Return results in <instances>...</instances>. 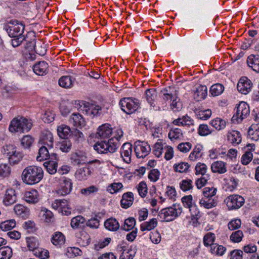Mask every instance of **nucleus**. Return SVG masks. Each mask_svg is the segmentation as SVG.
<instances>
[{"mask_svg":"<svg viewBox=\"0 0 259 259\" xmlns=\"http://www.w3.org/2000/svg\"><path fill=\"white\" fill-rule=\"evenodd\" d=\"M4 29L10 37L13 38L11 44L13 47L19 46L26 37L23 35L25 29L24 25L16 20H12L4 25Z\"/></svg>","mask_w":259,"mask_h":259,"instance_id":"obj_1","label":"nucleus"},{"mask_svg":"<svg viewBox=\"0 0 259 259\" xmlns=\"http://www.w3.org/2000/svg\"><path fill=\"white\" fill-rule=\"evenodd\" d=\"M21 177L25 184L32 185L39 183L42 179L44 171L41 167L29 166L23 170Z\"/></svg>","mask_w":259,"mask_h":259,"instance_id":"obj_2","label":"nucleus"},{"mask_svg":"<svg viewBox=\"0 0 259 259\" xmlns=\"http://www.w3.org/2000/svg\"><path fill=\"white\" fill-rule=\"evenodd\" d=\"M32 126V123L30 120L18 116L12 120L9 125V130L11 133H24L28 132Z\"/></svg>","mask_w":259,"mask_h":259,"instance_id":"obj_3","label":"nucleus"},{"mask_svg":"<svg viewBox=\"0 0 259 259\" xmlns=\"http://www.w3.org/2000/svg\"><path fill=\"white\" fill-rule=\"evenodd\" d=\"M160 96L165 101L170 100L171 101L170 108L174 111H177L178 87L176 85L169 86L162 89L160 91Z\"/></svg>","mask_w":259,"mask_h":259,"instance_id":"obj_4","label":"nucleus"},{"mask_svg":"<svg viewBox=\"0 0 259 259\" xmlns=\"http://www.w3.org/2000/svg\"><path fill=\"white\" fill-rule=\"evenodd\" d=\"M119 146L117 142L114 141L113 138H111L108 141L97 142L94 146V149L98 153H113L116 151Z\"/></svg>","mask_w":259,"mask_h":259,"instance_id":"obj_5","label":"nucleus"},{"mask_svg":"<svg viewBox=\"0 0 259 259\" xmlns=\"http://www.w3.org/2000/svg\"><path fill=\"white\" fill-rule=\"evenodd\" d=\"M119 105L121 110L128 114L133 113L140 107L138 100L131 98H123L120 101Z\"/></svg>","mask_w":259,"mask_h":259,"instance_id":"obj_6","label":"nucleus"},{"mask_svg":"<svg viewBox=\"0 0 259 259\" xmlns=\"http://www.w3.org/2000/svg\"><path fill=\"white\" fill-rule=\"evenodd\" d=\"M4 155L7 158L10 163H18L22 158L23 154L16 151V148L11 145H7L4 148Z\"/></svg>","mask_w":259,"mask_h":259,"instance_id":"obj_7","label":"nucleus"},{"mask_svg":"<svg viewBox=\"0 0 259 259\" xmlns=\"http://www.w3.org/2000/svg\"><path fill=\"white\" fill-rule=\"evenodd\" d=\"M250 112L248 105L244 102H241L237 107L236 113L232 117L234 123H239L249 115Z\"/></svg>","mask_w":259,"mask_h":259,"instance_id":"obj_8","label":"nucleus"},{"mask_svg":"<svg viewBox=\"0 0 259 259\" xmlns=\"http://www.w3.org/2000/svg\"><path fill=\"white\" fill-rule=\"evenodd\" d=\"M135 152L138 158H144L148 155L151 151L150 145L145 142L140 141L135 143Z\"/></svg>","mask_w":259,"mask_h":259,"instance_id":"obj_9","label":"nucleus"},{"mask_svg":"<svg viewBox=\"0 0 259 259\" xmlns=\"http://www.w3.org/2000/svg\"><path fill=\"white\" fill-rule=\"evenodd\" d=\"M244 203V199L238 195H232L227 198V205L229 209H237Z\"/></svg>","mask_w":259,"mask_h":259,"instance_id":"obj_10","label":"nucleus"},{"mask_svg":"<svg viewBox=\"0 0 259 259\" xmlns=\"http://www.w3.org/2000/svg\"><path fill=\"white\" fill-rule=\"evenodd\" d=\"M177 215L176 207H169L163 208L159 212L158 217L161 221L169 222L174 220Z\"/></svg>","mask_w":259,"mask_h":259,"instance_id":"obj_11","label":"nucleus"},{"mask_svg":"<svg viewBox=\"0 0 259 259\" xmlns=\"http://www.w3.org/2000/svg\"><path fill=\"white\" fill-rule=\"evenodd\" d=\"M49 147L46 146H42L39 149L38 155L36 157V160L38 161L47 160L51 158L52 160H56L57 155L56 154L51 152Z\"/></svg>","mask_w":259,"mask_h":259,"instance_id":"obj_12","label":"nucleus"},{"mask_svg":"<svg viewBox=\"0 0 259 259\" xmlns=\"http://www.w3.org/2000/svg\"><path fill=\"white\" fill-rule=\"evenodd\" d=\"M70 160L74 165H79L88 163L85 154L81 151L73 153L71 154Z\"/></svg>","mask_w":259,"mask_h":259,"instance_id":"obj_13","label":"nucleus"},{"mask_svg":"<svg viewBox=\"0 0 259 259\" xmlns=\"http://www.w3.org/2000/svg\"><path fill=\"white\" fill-rule=\"evenodd\" d=\"M251 81L247 77H242L240 79L237 86L239 92L243 94H247L251 90Z\"/></svg>","mask_w":259,"mask_h":259,"instance_id":"obj_14","label":"nucleus"},{"mask_svg":"<svg viewBox=\"0 0 259 259\" xmlns=\"http://www.w3.org/2000/svg\"><path fill=\"white\" fill-rule=\"evenodd\" d=\"M17 196L15 190L10 188L7 190L3 199V203L5 206H9L16 202Z\"/></svg>","mask_w":259,"mask_h":259,"instance_id":"obj_15","label":"nucleus"},{"mask_svg":"<svg viewBox=\"0 0 259 259\" xmlns=\"http://www.w3.org/2000/svg\"><path fill=\"white\" fill-rule=\"evenodd\" d=\"M112 133V128L109 124H104L100 126L96 134V137L101 139L108 138Z\"/></svg>","mask_w":259,"mask_h":259,"instance_id":"obj_16","label":"nucleus"},{"mask_svg":"<svg viewBox=\"0 0 259 259\" xmlns=\"http://www.w3.org/2000/svg\"><path fill=\"white\" fill-rule=\"evenodd\" d=\"M132 153V145L130 143H124L121 149L120 154L124 161L129 163L131 161V154Z\"/></svg>","mask_w":259,"mask_h":259,"instance_id":"obj_17","label":"nucleus"},{"mask_svg":"<svg viewBox=\"0 0 259 259\" xmlns=\"http://www.w3.org/2000/svg\"><path fill=\"white\" fill-rule=\"evenodd\" d=\"M72 188V183L70 179H65L57 191L59 195L64 196L69 194Z\"/></svg>","mask_w":259,"mask_h":259,"instance_id":"obj_18","label":"nucleus"},{"mask_svg":"<svg viewBox=\"0 0 259 259\" xmlns=\"http://www.w3.org/2000/svg\"><path fill=\"white\" fill-rule=\"evenodd\" d=\"M49 65L45 61H40L33 67L34 73L38 75H43L48 72Z\"/></svg>","mask_w":259,"mask_h":259,"instance_id":"obj_19","label":"nucleus"},{"mask_svg":"<svg viewBox=\"0 0 259 259\" xmlns=\"http://www.w3.org/2000/svg\"><path fill=\"white\" fill-rule=\"evenodd\" d=\"M247 63L253 71L259 72V55H250L247 58Z\"/></svg>","mask_w":259,"mask_h":259,"instance_id":"obj_20","label":"nucleus"},{"mask_svg":"<svg viewBox=\"0 0 259 259\" xmlns=\"http://www.w3.org/2000/svg\"><path fill=\"white\" fill-rule=\"evenodd\" d=\"M69 122L73 126L82 127L85 125V121L82 116L79 113H73L70 117Z\"/></svg>","mask_w":259,"mask_h":259,"instance_id":"obj_21","label":"nucleus"},{"mask_svg":"<svg viewBox=\"0 0 259 259\" xmlns=\"http://www.w3.org/2000/svg\"><path fill=\"white\" fill-rule=\"evenodd\" d=\"M134 195L132 192H128L123 194L120 201L121 206L122 208H127L131 206L133 203Z\"/></svg>","mask_w":259,"mask_h":259,"instance_id":"obj_22","label":"nucleus"},{"mask_svg":"<svg viewBox=\"0 0 259 259\" xmlns=\"http://www.w3.org/2000/svg\"><path fill=\"white\" fill-rule=\"evenodd\" d=\"M211 169L213 172L220 174L227 171L226 163L222 161H217L211 164Z\"/></svg>","mask_w":259,"mask_h":259,"instance_id":"obj_23","label":"nucleus"},{"mask_svg":"<svg viewBox=\"0 0 259 259\" xmlns=\"http://www.w3.org/2000/svg\"><path fill=\"white\" fill-rule=\"evenodd\" d=\"M25 200L29 203H36L39 200L38 192L34 189L25 192L24 194Z\"/></svg>","mask_w":259,"mask_h":259,"instance_id":"obj_24","label":"nucleus"},{"mask_svg":"<svg viewBox=\"0 0 259 259\" xmlns=\"http://www.w3.org/2000/svg\"><path fill=\"white\" fill-rule=\"evenodd\" d=\"M207 95V89L205 85L199 86L194 93V98L196 101L204 99Z\"/></svg>","mask_w":259,"mask_h":259,"instance_id":"obj_25","label":"nucleus"},{"mask_svg":"<svg viewBox=\"0 0 259 259\" xmlns=\"http://www.w3.org/2000/svg\"><path fill=\"white\" fill-rule=\"evenodd\" d=\"M203 149V147L202 145H196L189 155V159L191 161H194L197 159L200 158L203 154L202 152Z\"/></svg>","mask_w":259,"mask_h":259,"instance_id":"obj_26","label":"nucleus"},{"mask_svg":"<svg viewBox=\"0 0 259 259\" xmlns=\"http://www.w3.org/2000/svg\"><path fill=\"white\" fill-rule=\"evenodd\" d=\"M104 226L109 231H116L119 229L120 225L115 218H110L105 221Z\"/></svg>","mask_w":259,"mask_h":259,"instance_id":"obj_27","label":"nucleus"},{"mask_svg":"<svg viewBox=\"0 0 259 259\" xmlns=\"http://www.w3.org/2000/svg\"><path fill=\"white\" fill-rule=\"evenodd\" d=\"M248 136L252 140H259V123L252 124L248 129Z\"/></svg>","mask_w":259,"mask_h":259,"instance_id":"obj_28","label":"nucleus"},{"mask_svg":"<svg viewBox=\"0 0 259 259\" xmlns=\"http://www.w3.org/2000/svg\"><path fill=\"white\" fill-rule=\"evenodd\" d=\"M228 141L233 144H238L241 142L240 133L237 131H233L227 134Z\"/></svg>","mask_w":259,"mask_h":259,"instance_id":"obj_29","label":"nucleus"},{"mask_svg":"<svg viewBox=\"0 0 259 259\" xmlns=\"http://www.w3.org/2000/svg\"><path fill=\"white\" fill-rule=\"evenodd\" d=\"M65 241L64 235L60 232H56L54 233L52 238L51 242L54 245H61L63 244Z\"/></svg>","mask_w":259,"mask_h":259,"instance_id":"obj_30","label":"nucleus"},{"mask_svg":"<svg viewBox=\"0 0 259 259\" xmlns=\"http://www.w3.org/2000/svg\"><path fill=\"white\" fill-rule=\"evenodd\" d=\"M41 142H45L48 144L50 150H52L53 147V134L50 131H45L42 133Z\"/></svg>","mask_w":259,"mask_h":259,"instance_id":"obj_31","label":"nucleus"},{"mask_svg":"<svg viewBox=\"0 0 259 259\" xmlns=\"http://www.w3.org/2000/svg\"><path fill=\"white\" fill-rule=\"evenodd\" d=\"M74 80V79L70 76H64L59 79L58 82L60 86L65 88H69L73 85Z\"/></svg>","mask_w":259,"mask_h":259,"instance_id":"obj_32","label":"nucleus"},{"mask_svg":"<svg viewBox=\"0 0 259 259\" xmlns=\"http://www.w3.org/2000/svg\"><path fill=\"white\" fill-rule=\"evenodd\" d=\"M70 128L67 125L62 124L57 128V133L59 137L62 139H66L71 133Z\"/></svg>","mask_w":259,"mask_h":259,"instance_id":"obj_33","label":"nucleus"},{"mask_svg":"<svg viewBox=\"0 0 259 259\" xmlns=\"http://www.w3.org/2000/svg\"><path fill=\"white\" fill-rule=\"evenodd\" d=\"M157 225V220L153 218L149 222H146L141 225V230L142 231H150L154 229Z\"/></svg>","mask_w":259,"mask_h":259,"instance_id":"obj_34","label":"nucleus"},{"mask_svg":"<svg viewBox=\"0 0 259 259\" xmlns=\"http://www.w3.org/2000/svg\"><path fill=\"white\" fill-rule=\"evenodd\" d=\"M194 112L197 118L202 120H207L211 115L210 109L199 110L196 109Z\"/></svg>","mask_w":259,"mask_h":259,"instance_id":"obj_35","label":"nucleus"},{"mask_svg":"<svg viewBox=\"0 0 259 259\" xmlns=\"http://www.w3.org/2000/svg\"><path fill=\"white\" fill-rule=\"evenodd\" d=\"M105 111L99 105H92L89 109L88 114L93 115V117H98L103 114Z\"/></svg>","mask_w":259,"mask_h":259,"instance_id":"obj_36","label":"nucleus"},{"mask_svg":"<svg viewBox=\"0 0 259 259\" xmlns=\"http://www.w3.org/2000/svg\"><path fill=\"white\" fill-rule=\"evenodd\" d=\"M34 139L31 135H27L22 137L21 144L24 149H29L34 143Z\"/></svg>","mask_w":259,"mask_h":259,"instance_id":"obj_37","label":"nucleus"},{"mask_svg":"<svg viewBox=\"0 0 259 259\" xmlns=\"http://www.w3.org/2000/svg\"><path fill=\"white\" fill-rule=\"evenodd\" d=\"M85 221V220L83 217L77 215L71 219V226L73 229L80 228L84 223Z\"/></svg>","mask_w":259,"mask_h":259,"instance_id":"obj_38","label":"nucleus"},{"mask_svg":"<svg viewBox=\"0 0 259 259\" xmlns=\"http://www.w3.org/2000/svg\"><path fill=\"white\" fill-rule=\"evenodd\" d=\"M224 91V87L220 83L212 85L210 89V93L212 96L215 97L222 94Z\"/></svg>","mask_w":259,"mask_h":259,"instance_id":"obj_39","label":"nucleus"},{"mask_svg":"<svg viewBox=\"0 0 259 259\" xmlns=\"http://www.w3.org/2000/svg\"><path fill=\"white\" fill-rule=\"evenodd\" d=\"M57 162L52 159L44 163V166L46 167L48 172L51 175L55 174L57 172Z\"/></svg>","mask_w":259,"mask_h":259,"instance_id":"obj_40","label":"nucleus"},{"mask_svg":"<svg viewBox=\"0 0 259 259\" xmlns=\"http://www.w3.org/2000/svg\"><path fill=\"white\" fill-rule=\"evenodd\" d=\"M59 212L66 215H68L71 213V208L69 207L67 200L61 199Z\"/></svg>","mask_w":259,"mask_h":259,"instance_id":"obj_41","label":"nucleus"},{"mask_svg":"<svg viewBox=\"0 0 259 259\" xmlns=\"http://www.w3.org/2000/svg\"><path fill=\"white\" fill-rule=\"evenodd\" d=\"M210 124L216 130H221L226 127V122L220 118H216L211 121Z\"/></svg>","mask_w":259,"mask_h":259,"instance_id":"obj_42","label":"nucleus"},{"mask_svg":"<svg viewBox=\"0 0 259 259\" xmlns=\"http://www.w3.org/2000/svg\"><path fill=\"white\" fill-rule=\"evenodd\" d=\"M12 256V249L9 246L0 248V259H10Z\"/></svg>","mask_w":259,"mask_h":259,"instance_id":"obj_43","label":"nucleus"},{"mask_svg":"<svg viewBox=\"0 0 259 259\" xmlns=\"http://www.w3.org/2000/svg\"><path fill=\"white\" fill-rule=\"evenodd\" d=\"M145 95L148 102L151 105H152L153 101L156 99L157 96L156 90L154 89L147 90L145 92Z\"/></svg>","mask_w":259,"mask_h":259,"instance_id":"obj_44","label":"nucleus"},{"mask_svg":"<svg viewBox=\"0 0 259 259\" xmlns=\"http://www.w3.org/2000/svg\"><path fill=\"white\" fill-rule=\"evenodd\" d=\"M136 225V220L134 218L131 217L124 221V225L121 228L125 231L132 230Z\"/></svg>","mask_w":259,"mask_h":259,"instance_id":"obj_45","label":"nucleus"},{"mask_svg":"<svg viewBox=\"0 0 259 259\" xmlns=\"http://www.w3.org/2000/svg\"><path fill=\"white\" fill-rule=\"evenodd\" d=\"M15 226L16 223L15 220H11L2 222L0 225V228L3 231H6L11 230L14 228Z\"/></svg>","mask_w":259,"mask_h":259,"instance_id":"obj_46","label":"nucleus"},{"mask_svg":"<svg viewBox=\"0 0 259 259\" xmlns=\"http://www.w3.org/2000/svg\"><path fill=\"white\" fill-rule=\"evenodd\" d=\"M136 188L140 196L142 198H144L147 193L148 190L146 183L144 181L141 182Z\"/></svg>","mask_w":259,"mask_h":259,"instance_id":"obj_47","label":"nucleus"},{"mask_svg":"<svg viewBox=\"0 0 259 259\" xmlns=\"http://www.w3.org/2000/svg\"><path fill=\"white\" fill-rule=\"evenodd\" d=\"M90 170L88 167L80 168L76 173V176L79 180H85L90 175Z\"/></svg>","mask_w":259,"mask_h":259,"instance_id":"obj_48","label":"nucleus"},{"mask_svg":"<svg viewBox=\"0 0 259 259\" xmlns=\"http://www.w3.org/2000/svg\"><path fill=\"white\" fill-rule=\"evenodd\" d=\"M207 167V166L203 163L199 162L195 166V174L197 175H201L202 176L204 175H208L206 174Z\"/></svg>","mask_w":259,"mask_h":259,"instance_id":"obj_49","label":"nucleus"},{"mask_svg":"<svg viewBox=\"0 0 259 259\" xmlns=\"http://www.w3.org/2000/svg\"><path fill=\"white\" fill-rule=\"evenodd\" d=\"M163 150V145L161 140L159 139L154 145L153 153L156 157H159L162 154Z\"/></svg>","mask_w":259,"mask_h":259,"instance_id":"obj_50","label":"nucleus"},{"mask_svg":"<svg viewBox=\"0 0 259 259\" xmlns=\"http://www.w3.org/2000/svg\"><path fill=\"white\" fill-rule=\"evenodd\" d=\"M71 135L73 139L77 142H81L84 140L83 134L77 129H73L71 131Z\"/></svg>","mask_w":259,"mask_h":259,"instance_id":"obj_51","label":"nucleus"},{"mask_svg":"<svg viewBox=\"0 0 259 259\" xmlns=\"http://www.w3.org/2000/svg\"><path fill=\"white\" fill-rule=\"evenodd\" d=\"M11 167L7 164H0V177H7L11 174Z\"/></svg>","mask_w":259,"mask_h":259,"instance_id":"obj_52","label":"nucleus"},{"mask_svg":"<svg viewBox=\"0 0 259 259\" xmlns=\"http://www.w3.org/2000/svg\"><path fill=\"white\" fill-rule=\"evenodd\" d=\"M215 240V235L212 233H208L203 238V242L205 246H210L214 244L213 242Z\"/></svg>","mask_w":259,"mask_h":259,"instance_id":"obj_53","label":"nucleus"},{"mask_svg":"<svg viewBox=\"0 0 259 259\" xmlns=\"http://www.w3.org/2000/svg\"><path fill=\"white\" fill-rule=\"evenodd\" d=\"M217 189L213 187H205L203 191L204 198L207 199L209 197H212L215 195Z\"/></svg>","mask_w":259,"mask_h":259,"instance_id":"obj_54","label":"nucleus"},{"mask_svg":"<svg viewBox=\"0 0 259 259\" xmlns=\"http://www.w3.org/2000/svg\"><path fill=\"white\" fill-rule=\"evenodd\" d=\"M243 236V232L241 230L234 232L230 236V240L234 242H240Z\"/></svg>","mask_w":259,"mask_h":259,"instance_id":"obj_55","label":"nucleus"},{"mask_svg":"<svg viewBox=\"0 0 259 259\" xmlns=\"http://www.w3.org/2000/svg\"><path fill=\"white\" fill-rule=\"evenodd\" d=\"M34 50L35 52L40 56H44L46 53V49L44 44H42L40 41L38 42L34 48Z\"/></svg>","mask_w":259,"mask_h":259,"instance_id":"obj_56","label":"nucleus"},{"mask_svg":"<svg viewBox=\"0 0 259 259\" xmlns=\"http://www.w3.org/2000/svg\"><path fill=\"white\" fill-rule=\"evenodd\" d=\"M79 243H81L82 245L86 246L90 243V237L89 235L84 231L80 232V237H79Z\"/></svg>","mask_w":259,"mask_h":259,"instance_id":"obj_57","label":"nucleus"},{"mask_svg":"<svg viewBox=\"0 0 259 259\" xmlns=\"http://www.w3.org/2000/svg\"><path fill=\"white\" fill-rule=\"evenodd\" d=\"M27 247L29 250H31L34 253L35 249H38L37 245L34 238H26Z\"/></svg>","mask_w":259,"mask_h":259,"instance_id":"obj_58","label":"nucleus"},{"mask_svg":"<svg viewBox=\"0 0 259 259\" xmlns=\"http://www.w3.org/2000/svg\"><path fill=\"white\" fill-rule=\"evenodd\" d=\"M33 254L41 259H46L49 257V252L47 250L38 248L34 250Z\"/></svg>","mask_w":259,"mask_h":259,"instance_id":"obj_59","label":"nucleus"},{"mask_svg":"<svg viewBox=\"0 0 259 259\" xmlns=\"http://www.w3.org/2000/svg\"><path fill=\"white\" fill-rule=\"evenodd\" d=\"M209 179V175H204L201 178L197 179L196 181V185L198 189H201L203 187Z\"/></svg>","mask_w":259,"mask_h":259,"instance_id":"obj_60","label":"nucleus"},{"mask_svg":"<svg viewBox=\"0 0 259 259\" xmlns=\"http://www.w3.org/2000/svg\"><path fill=\"white\" fill-rule=\"evenodd\" d=\"M72 144L69 140H64L61 144L60 149L63 152H68L71 148Z\"/></svg>","mask_w":259,"mask_h":259,"instance_id":"obj_61","label":"nucleus"},{"mask_svg":"<svg viewBox=\"0 0 259 259\" xmlns=\"http://www.w3.org/2000/svg\"><path fill=\"white\" fill-rule=\"evenodd\" d=\"M192 148V144L190 142H183L179 143V151L184 153L189 152Z\"/></svg>","mask_w":259,"mask_h":259,"instance_id":"obj_62","label":"nucleus"},{"mask_svg":"<svg viewBox=\"0 0 259 259\" xmlns=\"http://www.w3.org/2000/svg\"><path fill=\"white\" fill-rule=\"evenodd\" d=\"M252 159V154L251 151H246L242 156L241 162L244 165L248 164Z\"/></svg>","mask_w":259,"mask_h":259,"instance_id":"obj_63","label":"nucleus"},{"mask_svg":"<svg viewBox=\"0 0 259 259\" xmlns=\"http://www.w3.org/2000/svg\"><path fill=\"white\" fill-rule=\"evenodd\" d=\"M160 172L157 169H153L150 170L148 178L152 182H156L159 179Z\"/></svg>","mask_w":259,"mask_h":259,"instance_id":"obj_64","label":"nucleus"}]
</instances>
